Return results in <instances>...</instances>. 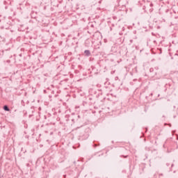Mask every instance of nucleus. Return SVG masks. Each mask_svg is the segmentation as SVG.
Listing matches in <instances>:
<instances>
[{"instance_id": "obj_1", "label": "nucleus", "mask_w": 178, "mask_h": 178, "mask_svg": "<svg viewBox=\"0 0 178 178\" xmlns=\"http://www.w3.org/2000/svg\"><path fill=\"white\" fill-rule=\"evenodd\" d=\"M85 54L87 55V56H90V55H91V52H90L89 50H86Z\"/></svg>"}, {"instance_id": "obj_2", "label": "nucleus", "mask_w": 178, "mask_h": 178, "mask_svg": "<svg viewBox=\"0 0 178 178\" xmlns=\"http://www.w3.org/2000/svg\"><path fill=\"white\" fill-rule=\"evenodd\" d=\"M3 109H4V111H6L7 112H9V111H10V109H9V107H8V106H4Z\"/></svg>"}]
</instances>
